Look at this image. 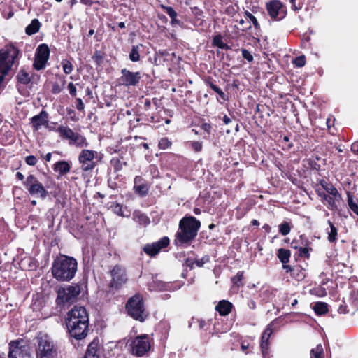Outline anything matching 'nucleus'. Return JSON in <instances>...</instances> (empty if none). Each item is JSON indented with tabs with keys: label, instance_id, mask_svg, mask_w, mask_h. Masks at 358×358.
Returning a JSON list of instances; mask_svg holds the SVG:
<instances>
[{
	"label": "nucleus",
	"instance_id": "obj_1",
	"mask_svg": "<svg viewBox=\"0 0 358 358\" xmlns=\"http://www.w3.org/2000/svg\"><path fill=\"white\" fill-rule=\"evenodd\" d=\"M89 317L86 309L83 306H74L69 313L66 326L71 336L76 339H82L87 334Z\"/></svg>",
	"mask_w": 358,
	"mask_h": 358
},
{
	"label": "nucleus",
	"instance_id": "obj_2",
	"mask_svg": "<svg viewBox=\"0 0 358 358\" xmlns=\"http://www.w3.org/2000/svg\"><path fill=\"white\" fill-rule=\"evenodd\" d=\"M201 223L194 217H185L179 222V228L175 235L176 246H187L197 236Z\"/></svg>",
	"mask_w": 358,
	"mask_h": 358
},
{
	"label": "nucleus",
	"instance_id": "obj_3",
	"mask_svg": "<svg viewBox=\"0 0 358 358\" xmlns=\"http://www.w3.org/2000/svg\"><path fill=\"white\" fill-rule=\"evenodd\" d=\"M77 267L76 259L60 255L52 264V274L59 281H70L75 276Z\"/></svg>",
	"mask_w": 358,
	"mask_h": 358
},
{
	"label": "nucleus",
	"instance_id": "obj_4",
	"mask_svg": "<svg viewBox=\"0 0 358 358\" xmlns=\"http://www.w3.org/2000/svg\"><path fill=\"white\" fill-rule=\"evenodd\" d=\"M18 55V49L13 44H8L0 50V84L15 64Z\"/></svg>",
	"mask_w": 358,
	"mask_h": 358
},
{
	"label": "nucleus",
	"instance_id": "obj_5",
	"mask_svg": "<svg viewBox=\"0 0 358 358\" xmlns=\"http://www.w3.org/2000/svg\"><path fill=\"white\" fill-rule=\"evenodd\" d=\"M36 358H57V348L47 334H39L36 349Z\"/></svg>",
	"mask_w": 358,
	"mask_h": 358
},
{
	"label": "nucleus",
	"instance_id": "obj_6",
	"mask_svg": "<svg viewBox=\"0 0 358 358\" xmlns=\"http://www.w3.org/2000/svg\"><path fill=\"white\" fill-rule=\"evenodd\" d=\"M126 310L131 317L140 322L144 321L148 316L143 298L138 294H135L128 300L126 304Z\"/></svg>",
	"mask_w": 358,
	"mask_h": 358
},
{
	"label": "nucleus",
	"instance_id": "obj_7",
	"mask_svg": "<svg viewBox=\"0 0 358 358\" xmlns=\"http://www.w3.org/2000/svg\"><path fill=\"white\" fill-rule=\"evenodd\" d=\"M81 289L78 284H72L61 287L57 291V302L59 305L73 303L80 293Z\"/></svg>",
	"mask_w": 358,
	"mask_h": 358
},
{
	"label": "nucleus",
	"instance_id": "obj_8",
	"mask_svg": "<svg viewBox=\"0 0 358 358\" xmlns=\"http://www.w3.org/2000/svg\"><path fill=\"white\" fill-rule=\"evenodd\" d=\"M24 185L31 196L45 199L48 195L45 187L32 174L27 177Z\"/></svg>",
	"mask_w": 358,
	"mask_h": 358
},
{
	"label": "nucleus",
	"instance_id": "obj_9",
	"mask_svg": "<svg viewBox=\"0 0 358 358\" xmlns=\"http://www.w3.org/2000/svg\"><path fill=\"white\" fill-rule=\"evenodd\" d=\"M8 358H33L29 347L25 342L13 341L9 343Z\"/></svg>",
	"mask_w": 358,
	"mask_h": 358
},
{
	"label": "nucleus",
	"instance_id": "obj_10",
	"mask_svg": "<svg viewBox=\"0 0 358 358\" xmlns=\"http://www.w3.org/2000/svg\"><path fill=\"white\" fill-rule=\"evenodd\" d=\"M150 341L148 335H141L135 338L131 343V351L134 355L142 357L150 349Z\"/></svg>",
	"mask_w": 358,
	"mask_h": 358
},
{
	"label": "nucleus",
	"instance_id": "obj_11",
	"mask_svg": "<svg viewBox=\"0 0 358 358\" xmlns=\"http://www.w3.org/2000/svg\"><path fill=\"white\" fill-rule=\"evenodd\" d=\"M97 152L91 150H83L78 155V162L80 164V169L83 171H90L94 169Z\"/></svg>",
	"mask_w": 358,
	"mask_h": 358
},
{
	"label": "nucleus",
	"instance_id": "obj_12",
	"mask_svg": "<svg viewBox=\"0 0 358 358\" xmlns=\"http://www.w3.org/2000/svg\"><path fill=\"white\" fill-rule=\"evenodd\" d=\"M50 50L46 44H41L36 49L35 59L34 62V67L36 70L43 69L49 59Z\"/></svg>",
	"mask_w": 358,
	"mask_h": 358
},
{
	"label": "nucleus",
	"instance_id": "obj_13",
	"mask_svg": "<svg viewBox=\"0 0 358 358\" xmlns=\"http://www.w3.org/2000/svg\"><path fill=\"white\" fill-rule=\"evenodd\" d=\"M267 11L272 19L280 20L286 14V7L278 0H274L267 3Z\"/></svg>",
	"mask_w": 358,
	"mask_h": 358
},
{
	"label": "nucleus",
	"instance_id": "obj_14",
	"mask_svg": "<svg viewBox=\"0 0 358 358\" xmlns=\"http://www.w3.org/2000/svg\"><path fill=\"white\" fill-rule=\"evenodd\" d=\"M121 74L119 78L120 83L127 87L138 85L141 79V73L138 71L132 72L127 69H122Z\"/></svg>",
	"mask_w": 358,
	"mask_h": 358
},
{
	"label": "nucleus",
	"instance_id": "obj_15",
	"mask_svg": "<svg viewBox=\"0 0 358 358\" xmlns=\"http://www.w3.org/2000/svg\"><path fill=\"white\" fill-rule=\"evenodd\" d=\"M112 280L110 286L118 288L124 284L127 280L125 268L121 266L117 265L110 271Z\"/></svg>",
	"mask_w": 358,
	"mask_h": 358
},
{
	"label": "nucleus",
	"instance_id": "obj_16",
	"mask_svg": "<svg viewBox=\"0 0 358 358\" xmlns=\"http://www.w3.org/2000/svg\"><path fill=\"white\" fill-rule=\"evenodd\" d=\"M169 244V239L164 236L157 242L151 244H146L143 247V251L148 255L153 257L157 255L162 249L166 248Z\"/></svg>",
	"mask_w": 358,
	"mask_h": 358
},
{
	"label": "nucleus",
	"instance_id": "obj_17",
	"mask_svg": "<svg viewBox=\"0 0 358 358\" xmlns=\"http://www.w3.org/2000/svg\"><path fill=\"white\" fill-rule=\"evenodd\" d=\"M32 127L35 130H39L43 126H48V113L42 110L38 115L31 118Z\"/></svg>",
	"mask_w": 358,
	"mask_h": 358
},
{
	"label": "nucleus",
	"instance_id": "obj_18",
	"mask_svg": "<svg viewBox=\"0 0 358 358\" xmlns=\"http://www.w3.org/2000/svg\"><path fill=\"white\" fill-rule=\"evenodd\" d=\"M273 331L270 327H268L262 334L261 340V350L264 358H267L266 356L268 355L269 343L268 339L272 334Z\"/></svg>",
	"mask_w": 358,
	"mask_h": 358
},
{
	"label": "nucleus",
	"instance_id": "obj_19",
	"mask_svg": "<svg viewBox=\"0 0 358 358\" xmlns=\"http://www.w3.org/2000/svg\"><path fill=\"white\" fill-rule=\"evenodd\" d=\"M300 241L301 244L299 243V241L294 240L291 243L292 248L299 250V255L300 257H308L309 253L307 242H303L302 241V236L300 237Z\"/></svg>",
	"mask_w": 358,
	"mask_h": 358
},
{
	"label": "nucleus",
	"instance_id": "obj_20",
	"mask_svg": "<svg viewBox=\"0 0 358 358\" xmlns=\"http://www.w3.org/2000/svg\"><path fill=\"white\" fill-rule=\"evenodd\" d=\"M133 220L141 226H147L150 224V218L139 210L134 211L132 215Z\"/></svg>",
	"mask_w": 358,
	"mask_h": 358
},
{
	"label": "nucleus",
	"instance_id": "obj_21",
	"mask_svg": "<svg viewBox=\"0 0 358 358\" xmlns=\"http://www.w3.org/2000/svg\"><path fill=\"white\" fill-rule=\"evenodd\" d=\"M61 137L69 140V143L72 142L78 133H75L71 129L68 127L59 126L57 129Z\"/></svg>",
	"mask_w": 358,
	"mask_h": 358
},
{
	"label": "nucleus",
	"instance_id": "obj_22",
	"mask_svg": "<svg viewBox=\"0 0 358 358\" xmlns=\"http://www.w3.org/2000/svg\"><path fill=\"white\" fill-rule=\"evenodd\" d=\"M319 195L322 198L323 203L326 205L329 210H337L336 200L338 198H334V196L326 193H320Z\"/></svg>",
	"mask_w": 358,
	"mask_h": 358
},
{
	"label": "nucleus",
	"instance_id": "obj_23",
	"mask_svg": "<svg viewBox=\"0 0 358 358\" xmlns=\"http://www.w3.org/2000/svg\"><path fill=\"white\" fill-rule=\"evenodd\" d=\"M71 166L66 161H59L54 164L53 170L60 176L65 175L70 171Z\"/></svg>",
	"mask_w": 358,
	"mask_h": 358
},
{
	"label": "nucleus",
	"instance_id": "obj_24",
	"mask_svg": "<svg viewBox=\"0 0 358 358\" xmlns=\"http://www.w3.org/2000/svg\"><path fill=\"white\" fill-rule=\"evenodd\" d=\"M113 212L121 217H129L130 216V211L127 210V207H123L118 203H114L111 205Z\"/></svg>",
	"mask_w": 358,
	"mask_h": 358
},
{
	"label": "nucleus",
	"instance_id": "obj_25",
	"mask_svg": "<svg viewBox=\"0 0 358 358\" xmlns=\"http://www.w3.org/2000/svg\"><path fill=\"white\" fill-rule=\"evenodd\" d=\"M232 308V304L227 301H220L216 306V310L220 313L222 315H228Z\"/></svg>",
	"mask_w": 358,
	"mask_h": 358
},
{
	"label": "nucleus",
	"instance_id": "obj_26",
	"mask_svg": "<svg viewBox=\"0 0 358 358\" xmlns=\"http://www.w3.org/2000/svg\"><path fill=\"white\" fill-rule=\"evenodd\" d=\"M170 286L171 285L169 283H166L158 280H153L152 283L149 285V289L164 291L169 289Z\"/></svg>",
	"mask_w": 358,
	"mask_h": 358
},
{
	"label": "nucleus",
	"instance_id": "obj_27",
	"mask_svg": "<svg viewBox=\"0 0 358 358\" xmlns=\"http://www.w3.org/2000/svg\"><path fill=\"white\" fill-rule=\"evenodd\" d=\"M321 185L327 194L334 196V198H341V194L332 184L325 181H322Z\"/></svg>",
	"mask_w": 358,
	"mask_h": 358
},
{
	"label": "nucleus",
	"instance_id": "obj_28",
	"mask_svg": "<svg viewBox=\"0 0 358 358\" xmlns=\"http://www.w3.org/2000/svg\"><path fill=\"white\" fill-rule=\"evenodd\" d=\"M17 81L22 85H28L31 80V73L21 69L17 75Z\"/></svg>",
	"mask_w": 358,
	"mask_h": 358
},
{
	"label": "nucleus",
	"instance_id": "obj_29",
	"mask_svg": "<svg viewBox=\"0 0 358 358\" xmlns=\"http://www.w3.org/2000/svg\"><path fill=\"white\" fill-rule=\"evenodd\" d=\"M41 23L37 19H34L26 27L25 32L27 35H32L38 31Z\"/></svg>",
	"mask_w": 358,
	"mask_h": 358
},
{
	"label": "nucleus",
	"instance_id": "obj_30",
	"mask_svg": "<svg viewBox=\"0 0 358 358\" xmlns=\"http://www.w3.org/2000/svg\"><path fill=\"white\" fill-rule=\"evenodd\" d=\"M98 343L95 341L92 342L87 350L85 358H99L96 355Z\"/></svg>",
	"mask_w": 358,
	"mask_h": 358
},
{
	"label": "nucleus",
	"instance_id": "obj_31",
	"mask_svg": "<svg viewBox=\"0 0 358 358\" xmlns=\"http://www.w3.org/2000/svg\"><path fill=\"white\" fill-rule=\"evenodd\" d=\"M327 222L330 227L329 231L327 229V232L328 234L327 239L330 243H334L337 239L338 230L330 220H328Z\"/></svg>",
	"mask_w": 358,
	"mask_h": 358
},
{
	"label": "nucleus",
	"instance_id": "obj_32",
	"mask_svg": "<svg viewBox=\"0 0 358 358\" xmlns=\"http://www.w3.org/2000/svg\"><path fill=\"white\" fill-rule=\"evenodd\" d=\"M291 276L295 278L297 281H301L306 276L305 270L300 266H294L292 270Z\"/></svg>",
	"mask_w": 358,
	"mask_h": 358
},
{
	"label": "nucleus",
	"instance_id": "obj_33",
	"mask_svg": "<svg viewBox=\"0 0 358 358\" xmlns=\"http://www.w3.org/2000/svg\"><path fill=\"white\" fill-rule=\"evenodd\" d=\"M277 256L282 264H287L289 260L291 252L289 250L280 248Z\"/></svg>",
	"mask_w": 358,
	"mask_h": 358
},
{
	"label": "nucleus",
	"instance_id": "obj_34",
	"mask_svg": "<svg viewBox=\"0 0 358 358\" xmlns=\"http://www.w3.org/2000/svg\"><path fill=\"white\" fill-rule=\"evenodd\" d=\"M164 10L166 13L171 17V24H180V21L177 20V13L175 10L171 6H163Z\"/></svg>",
	"mask_w": 358,
	"mask_h": 358
},
{
	"label": "nucleus",
	"instance_id": "obj_35",
	"mask_svg": "<svg viewBox=\"0 0 358 358\" xmlns=\"http://www.w3.org/2000/svg\"><path fill=\"white\" fill-rule=\"evenodd\" d=\"M313 310L317 315H322L328 311V305L324 302H317L313 306Z\"/></svg>",
	"mask_w": 358,
	"mask_h": 358
},
{
	"label": "nucleus",
	"instance_id": "obj_36",
	"mask_svg": "<svg viewBox=\"0 0 358 358\" xmlns=\"http://www.w3.org/2000/svg\"><path fill=\"white\" fill-rule=\"evenodd\" d=\"M72 144L75 145L79 148L88 147L89 143L87 142L86 138L79 134H77L76 137L74 138Z\"/></svg>",
	"mask_w": 358,
	"mask_h": 358
},
{
	"label": "nucleus",
	"instance_id": "obj_37",
	"mask_svg": "<svg viewBox=\"0 0 358 358\" xmlns=\"http://www.w3.org/2000/svg\"><path fill=\"white\" fill-rule=\"evenodd\" d=\"M310 358H324L323 347L318 344L310 350Z\"/></svg>",
	"mask_w": 358,
	"mask_h": 358
},
{
	"label": "nucleus",
	"instance_id": "obj_38",
	"mask_svg": "<svg viewBox=\"0 0 358 358\" xmlns=\"http://www.w3.org/2000/svg\"><path fill=\"white\" fill-rule=\"evenodd\" d=\"M142 47V45H136L132 47V49L129 53V59L131 61L136 62L140 59L139 50Z\"/></svg>",
	"mask_w": 358,
	"mask_h": 358
},
{
	"label": "nucleus",
	"instance_id": "obj_39",
	"mask_svg": "<svg viewBox=\"0 0 358 358\" xmlns=\"http://www.w3.org/2000/svg\"><path fill=\"white\" fill-rule=\"evenodd\" d=\"M347 197L349 208L352 211H353V213L358 215V205L355 202H354L353 196L350 192H347Z\"/></svg>",
	"mask_w": 358,
	"mask_h": 358
},
{
	"label": "nucleus",
	"instance_id": "obj_40",
	"mask_svg": "<svg viewBox=\"0 0 358 358\" xmlns=\"http://www.w3.org/2000/svg\"><path fill=\"white\" fill-rule=\"evenodd\" d=\"M213 43L215 46L218 47L219 48L223 50L229 49V46L227 43L223 42L222 38L220 35H217L214 36Z\"/></svg>",
	"mask_w": 358,
	"mask_h": 358
},
{
	"label": "nucleus",
	"instance_id": "obj_41",
	"mask_svg": "<svg viewBox=\"0 0 358 358\" xmlns=\"http://www.w3.org/2000/svg\"><path fill=\"white\" fill-rule=\"evenodd\" d=\"M244 17H245V20L249 22L252 23V24L254 25V27L256 29L259 28V24L258 23L257 18L253 15H252L250 13H249L248 11L245 12Z\"/></svg>",
	"mask_w": 358,
	"mask_h": 358
},
{
	"label": "nucleus",
	"instance_id": "obj_42",
	"mask_svg": "<svg viewBox=\"0 0 358 358\" xmlns=\"http://www.w3.org/2000/svg\"><path fill=\"white\" fill-rule=\"evenodd\" d=\"M61 64L62 66L63 71L66 74H69L73 71V64L70 61L64 59L62 61Z\"/></svg>",
	"mask_w": 358,
	"mask_h": 358
},
{
	"label": "nucleus",
	"instance_id": "obj_43",
	"mask_svg": "<svg viewBox=\"0 0 358 358\" xmlns=\"http://www.w3.org/2000/svg\"><path fill=\"white\" fill-rule=\"evenodd\" d=\"M134 189L136 192L142 196L146 195L148 192V187L145 184L135 185Z\"/></svg>",
	"mask_w": 358,
	"mask_h": 358
},
{
	"label": "nucleus",
	"instance_id": "obj_44",
	"mask_svg": "<svg viewBox=\"0 0 358 358\" xmlns=\"http://www.w3.org/2000/svg\"><path fill=\"white\" fill-rule=\"evenodd\" d=\"M291 230V227L288 222H284L279 225V231L282 236L287 235Z\"/></svg>",
	"mask_w": 358,
	"mask_h": 358
},
{
	"label": "nucleus",
	"instance_id": "obj_45",
	"mask_svg": "<svg viewBox=\"0 0 358 358\" xmlns=\"http://www.w3.org/2000/svg\"><path fill=\"white\" fill-rule=\"evenodd\" d=\"M65 85V80H62L61 84L59 83H54L52 87V92L53 94H59L64 89Z\"/></svg>",
	"mask_w": 358,
	"mask_h": 358
},
{
	"label": "nucleus",
	"instance_id": "obj_46",
	"mask_svg": "<svg viewBox=\"0 0 358 358\" xmlns=\"http://www.w3.org/2000/svg\"><path fill=\"white\" fill-rule=\"evenodd\" d=\"M210 88L214 91L217 94H218V95L220 96V98L224 100V101H226L227 99V97L226 96V94L224 93V92L219 87H217V85H215V84L210 83L209 84Z\"/></svg>",
	"mask_w": 358,
	"mask_h": 358
},
{
	"label": "nucleus",
	"instance_id": "obj_47",
	"mask_svg": "<svg viewBox=\"0 0 358 358\" xmlns=\"http://www.w3.org/2000/svg\"><path fill=\"white\" fill-rule=\"evenodd\" d=\"M171 145V143L168 140L167 138H162L159 141V148L162 150H166L169 148Z\"/></svg>",
	"mask_w": 358,
	"mask_h": 358
},
{
	"label": "nucleus",
	"instance_id": "obj_48",
	"mask_svg": "<svg viewBox=\"0 0 358 358\" xmlns=\"http://www.w3.org/2000/svg\"><path fill=\"white\" fill-rule=\"evenodd\" d=\"M294 64L297 67H302L306 64V57L303 55L299 56L295 58L293 62Z\"/></svg>",
	"mask_w": 358,
	"mask_h": 358
},
{
	"label": "nucleus",
	"instance_id": "obj_49",
	"mask_svg": "<svg viewBox=\"0 0 358 358\" xmlns=\"http://www.w3.org/2000/svg\"><path fill=\"white\" fill-rule=\"evenodd\" d=\"M210 261V258L208 256L206 255L199 259L195 260L194 263L198 267H201L204 264Z\"/></svg>",
	"mask_w": 358,
	"mask_h": 358
},
{
	"label": "nucleus",
	"instance_id": "obj_50",
	"mask_svg": "<svg viewBox=\"0 0 358 358\" xmlns=\"http://www.w3.org/2000/svg\"><path fill=\"white\" fill-rule=\"evenodd\" d=\"M25 162L28 165L34 166L37 163V159L34 155H29L25 158Z\"/></svg>",
	"mask_w": 358,
	"mask_h": 358
},
{
	"label": "nucleus",
	"instance_id": "obj_51",
	"mask_svg": "<svg viewBox=\"0 0 358 358\" xmlns=\"http://www.w3.org/2000/svg\"><path fill=\"white\" fill-rule=\"evenodd\" d=\"M242 52V57L248 60V62H252L253 60V56L252 54L247 50L243 49L241 50Z\"/></svg>",
	"mask_w": 358,
	"mask_h": 358
},
{
	"label": "nucleus",
	"instance_id": "obj_52",
	"mask_svg": "<svg viewBox=\"0 0 358 358\" xmlns=\"http://www.w3.org/2000/svg\"><path fill=\"white\" fill-rule=\"evenodd\" d=\"M191 147L195 152H200L202 150V143L199 141H193L191 143Z\"/></svg>",
	"mask_w": 358,
	"mask_h": 358
},
{
	"label": "nucleus",
	"instance_id": "obj_53",
	"mask_svg": "<svg viewBox=\"0 0 358 358\" xmlns=\"http://www.w3.org/2000/svg\"><path fill=\"white\" fill-rule=\"evenodd\" d=\"M68 89H69V93L72 96H75L76 95V86L73 85V83H70L69 85H68Z\"/></svg>",
	"mask_w": 358,
	"mask_h": 358
},
{
	"label": "nucleus",
	"instance_id": "obj_54",
	"mask_svg": "<svg viewBox=\"0 0 358 358\" xmlns=\"http://www.w3.org/2000/svg\"><path fill=\"white\" fill-rule=\"evenodd\" d=\"M201 128L205 131L206 132H207L208 134H210V131H211V125L208 123H202L201 124Z\"/></svg>",
	"mask_w": 358,
	"mask_h": 358
},
{
	"label": "nucleus",
	"instance_id": "obj_55",
	"mask_svg": "<svg viewBox=\"0 0 358 358\" xmlns=\"http://www.w3.org/2000/svg\"><path fill=\"white\" fill-rule=\"evenodd\" d=\"M243 278V273H238L233 278V281L235 284H238V282L241 281Z\"/></svg>",
	"mask_w": 358,
	"mask_h": 358
},
{
	"label": "nucleus",
	"instance_id": "obj_56",
	"mask_svg": "<svg viewBox=\"0 0 358 358\" xmlns=\"http://www.w3.org/2000/svg\"><path fill=\"white\" fill-rule=\"evenodd\" d=\"M78 104H77V109L78 110H83L84 109V104L83 103V101L81 99H77Z\"/></svg>",
	"mask_w": 358,
	"mask_h": 358
},
{
	"label": "nucleus",
	"instance_id": "obj_57",
	"mask_svg": "<svg viewBox=\"0 0 358 358\" xmlns=\"http://www.w3.org/2000/svg\"><path fill=\"white\" fill-rule=\"evenodd\" d=\"M351 150L354 153L358 154V142H355L352 144Z\"/></svg>",
	"mask_w": 358,
	"mask_h": 358
},
{
	"label": "nucleus",
	"instance_id": "obj_58",
	"mask_svg": "<svg viewBox=\"0 0 358 358\" xmlns=\"http://www.w3.org/2000/svg\"><path fill=\"white\" fill-rule=\"evenodd\" d=\"M352 298L354 299L355 306H357L358 307V289L353 293Z\"/></svg>",
	"mask_w": 358,
	"mask_h": 358
},
{
	"label": "nucleus",
	"instance_id": "obj_59",
	"mask_svg": "<svg viewBox=\"0 0 358 358\" xmlns=\"http://www.w3.org/2000/svg\"><path fill=\"white\" fill-rule=\"evenodd\" d=\"M81 3H83V4L86 5V6H91L94 1L92 0H80Z\"/></svg>",
	"mask_w": 358,
	"mask_h": 358
},
{
	"label": "nucleus",
	"instance_id": "obj_60",
	"mask_svg": "<svg viewBox=\"0 0 358 358\" xmlns=\"http://www.w3.org/2000/svg\"><path fill=\"white\" fill-rule=\"evenodd\" d=\"M283 268L286 270V272H289L290 274L292 273V270L293 269L292 267H291L289 265H287L286 264H283Z\"/></svg>",
	"mask_w": 358,
	"mask_h": 358
},
{
	"label": "nucleus",
	"instance_id": "obj_61",
	"mask_svg": "<svg viewBox=\"0 0 358 358\" xmlns=\"http://www.w3.org/2000/svg\"><path fill=\"white\" fill-rule=\"evenodd\" d=\"M249 348V344L246 343L245 341L241 343V350L243 352H245V350Z\"/></svg>",
	"mask_w": 358,
	"mask_h": 358
},
{
	"label": "nucleus",
	"instance_id": "obj_62",
	"mask_svg": "<svg viewBox=\"0 0 358 358\" xmlns=\"http://www.w3.org/2000/svg\"><path fill=\"white\" fill-rule=\"evenodd\" d=\"M16 177L17 178V179H19L20 180H23L24 178V175L20 173V172H17L16 173Z\"/></svg>",
	"mask_w": 358,
	"mask_h": 358
},
{
	"label": "nucleus",
	"instance_id": "obj_63",
	"mask_svg": "<svg viewBox=\"0 0 358 358\" xmlns=\"http://www.w3.org/2000/svg\"><path fill=\"white\" fill-rule=\"evenodd\" d=\"M223 122L225 124H228L229 122H231V119L228 116L224 115L223 117Z\"/></svg>",
	"mask_w": 358,
	"mask_h": 358
},
{
	"label": "nucleus",
	"instance_id": "obj_64",
	"mask_svg": "<svg viewBox=\"0 0 358 358\" xmlns=\"http://www.w3.org/2000/svg\"><path fill=\"white\" fill-rule=\"evenodd\" d=\"M198 322H199V327L200 329H202L204 327V326L206 324L205 321H203L202 320H198Z\"/></svg>",
	"mask_w": 358,
	"mask_h": 358
}]
</instances>
